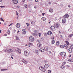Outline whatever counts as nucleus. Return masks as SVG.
Segmentation results:
<instances>
[{"label":"nucleus","mask_w":73,"mask_h":73,"mask_svg":"<svg viewBox=\"0 0 73 73\" xmlns=\"http://www.w3.org/2000/svg\"><path fill=\"white\" fill-rule=\"evenodd\" d=\"M69 46L71 48H69L68 50V51L69 53H72L73 52V50L72 49H73V46L71 45H69Z\"/></svg>","instance_id":"1"},{"label":"nucleus","mask_w":73,"mask_h":73,"mask_svg":"<svg viewBox=\"0 0 73 73\" xmlns=\"http://www.w3.org/2000/svg\"><path fill=\"white\" fill-rule=\"evenodd\" d=\"M29 40L31 42H33L35 41V38L33 36H30L29 37Z\"/></svg>","instance_id":"2"},{"label":"nucleus","mask_w":73,"mask_h":73,"mask_svg":"<svg viewBox=\"0 0 73 73\" xmlns=\"http://www.w3.org/2000/svg\"><path fill=\"white\" fill-rule=\"evenodd\" d=\"M54 27L56 28H59L60 27V24L58 23H55L54 25Z\"/></svg>","instance_id":"3"},{"label":"nucleus","mask_w":73,"mask_h":73,"mask_svg":"<svg viewBox=\"0 0 73 73\" xmlns=\"http://www.w3.org/2000/svg\"><path fill=\"white\" fill-rule=\"evenodd\" d=\"M39 69L41 70H42V72H45L46 71V69L44 68H43V67H42L41 66H40L39 67Z\"/></svg>","instance_id":"4"},{"label":"nucleus","mask_w":73,"mask_h":73,"mask_svg":"<svg viewBox=\"0 0 73 73\" xmlns=\"http://www.w3.org/2000/svg\"><path fill=\"white\" fill-rule=\"evenodd\" d=\"M15 51L17 52V53H21V50L20 48H17L15 49Z\"/></svg>","instance_id":"5"},{"label":"nucleus","mask_w":73,"mask_h":73,"mask_svg":"<svg viewBox=\"0 0 73 73\" xmlns=\"http://www.w3.org/2000/svg\"><path fill=\"white\" fill-rule=\"evenodd\" d=\"M60 54L61 56L64 57L66 56V53L65 52H62L60 53Z\"/></svg>","instance_id":"6"},{"label":"nucleus","mask_w":73,"mask_h":73,"mask_svg":"<svg viewBox=\"0 0 73 73\" xmlns=\"http://www.w3.org/2000/svg\"><path fill=\"white\" fill-rule=\"evenodd\" d=\"M24 53H25V55L27 56H28V54H29V53L28 52V51H27V50H25L24 51Z\"/></svg>","instance_id":"7"},{"label":"nucleus","mask_w":73,"mask_h":73,"mask_svg":"<svg viewBox=\"0 0 73 73\" xmlns=\"http://www.w3.org/2000/svg\"><path fill=\"white\" fill-rule=\"evenodd\" d=\"M37 46L38 47H39L40 48H41V46H42V44L41 43H38L37 44Z\"/></svg>","instance_id":"8"},{"label":"nucleus","mask_w":73,"mask_h":73,"mask_svg":"<svg viewBox=\"0 0 73 73\" xmlns=\"http://www.w3.org/2000/svg\"><path fill=\"white\" fill-rule=\"evenodd\" d=\"M13 2V3H14V4H17L18 3V1H17V0H12Z\"/></svg>","instance_id":"9"},{"label":"nucleus","mask_w":73,"mask_h":73,"mask_svg":"<svg viewBox=\"0 0 73 73\" xmlns=\"http://www.w3.org/2000/svg\"><path fill=\"white\" fill-rule=\"evenodd\" d=\"M27 31L25 29H23L22 31V33L24 34H26Z\"/></svg>","instance_id":"10"},{"label":"nucleus","mask_w":73,"mask_h":73,"mask_svg":"<svg viewBox=\"0 0 73 73\" xmlns=\"http://www.w3.org/2000/svg\"><path fill=\"white\" fill-rule=\"evenodd\" d=\"M21 25L20 23H17L16 25V27L18 28H19L20 27Z\"/></svg>","instance_id":"11"},{"label":"nucleus","mask_w":73,"mask_h":73,"mask_svg":"<svg viewBox=\"0 0 73 73\" xmlns=\"http://www.w3.org/2000/svg\"><path fill=\"white\" fill-rule=\"evenodd\" d=\"M22 62L24 63H25V64H28V62L24 59H22Z\"/></svg>","instance_id":"12"},{"label":"nucleus","mask_w":73,"mask_h":73,"mask_svg":"<svg viewBox=\"0 0 73 73\" xmlns=\"http://www.w3.org/2000/svg\"><path fill=\"white\" fill-rule=\"evenodd\" d=\"M12 52H13V49H9L8 50V53H12Z\"/></svg>","instance_id":"13"},{"label":"nucleus","mask_w":73,"mask_h":73,"mask_svg":"<svg viewBox=\"0 0 73 73\" xmlns=\"http://www.w3.org/2000/svg\"><path fill=\"white\" fill-rule=\"evenodd\" d=\"M62 23L63 24H65V23H66V19L64 18L63 19L62 21Z\"/></svg>","instance_id":"14"},{"label":"nucleus","mask_w":73,"mask_h":73,"mask_svg":"<svg viewBox=\"0 0 73 73\" xmlns=\"http://www.w3.org/2000/svg\"><path fill=\"white\" fill-rule=\"evenodd\" d=\"M55 27L54 26H51L50 28V29H51V30L52 31H54V29H55Z\"/></svg>","instance_id":"15"},{"label":"nucleus","mask_w":73,"mask_h":73,"mask_svg":"<svg viewBox=\"0 0 73 73\" xmlns=\"http://www.w3.org/2000/svg\"><path fill=\"white\" fill-rule=\"evenodd\" d=\"M69 15L68 14H66L64 16V17H65V18H68L69 17Z\"/></svg>","instance_id":"16"},{"label":"nucleus","mask_w":73,"mask_h":73,"mask_svg":"<svg viewBox=\"0 0 73 73\" xmlns=\"http://www.w3.org/2000/svg\"><path fill=\"white\" fill-rule=\"evenodd\" d=\"M44 68H46V69H47V68H48V67H49V65L47 64H46L44 66Z\"/></svg>","instance_id":"17"},{"label":"nucleus","mask_w":73,"mask_h":73,"mask_svg":"<svg viewBox=\"0 0 73 73\" xmlns=\"http://www.w3.org/2000/svg\"><path fill=\"white\" fill-rule=\"evenodd\" d=\"M31 24L32 25H35V22L33 21H32L31 22Z\"/></svg>","instance_id":"18"},{"label":"nucleus","mask_w":73,"mask_h":73,"mask_svg":"<svg viewBox=\"0 0 73 73\" xmlns=\"http://www.w3.org/2000/svg\"><path fill=\"white\" fill-rule=\"evenodd\" d=\"M39 50L40 51V52H44V51H45L44 49L42 48H40Z\"/></svg>","instance_id":"19"},{"label":"nucleus","mask_w":73,"mask_h":73,"mask_svg":"<svg viewBox=\"0 0 73 73\" xmlns=\"http://www.w3.org/2000/svg\"><path fill=\"white\" fill-rule=\"evenodd\" d=\"M49 12L51 13H52L53 12V9L51 8L50 9H49Z\"/></svg>","instance_id":"20"},{"label":"nucleus","mask_w":73,"mask_h":73,"mask_svg":"<svg viewBox=\"0 0 73 73\" xmlns=\"http://www.w3.org/2000/svg\"><path fill=\"white\" fill-rule=\"evenodd\" d=\"M42 20H43V21H45V20H46V19L44 17H42Z\"/></svg>","instance_id":"21"},{"label":"nucleus","mask_w":73,"mask_h":73,"mask_svg":"<svg viewBox=\"0 0 73 73\" xmlns=\"http://www.w3.org/2000/svg\"><path fill=\"white\" fill-rule=\"evenodd\" d=\"M52 33L50 31H48L47 33V34L48 35H51Z\"/></svg>","instance_id":"22"},{"label":"nucleus","mask_w":73,"mask_h":73,"mask_svg":"<svg viewBox=\"0 0 73 73\" xmlns=\"http://www.w3.org/2000/svg\"><path fill=\"white\" fill-rule=\"evenodd\" d=\"M44 49L46 51H48V47H45Z\"/></svg>","instance_id":"23"},{"label":"nucleus","mask_w":73,"mask_h":73,"mask_svg":"<svg viewBox=\"0 0 73 73\" xmlns=\"http://www.w3.org/2000/svg\"><path fill=\"white\" fill-rule=\"evenodd\" d=\"M60 68L63 69H65V66L63 65H62L60 66Z\"/></svg>","instance_id":"24"},{"label":"nucleus","mask_w":73,"mask_h":73,"mask_svg":"<svg viewBox=\"0 0 73 73\" xmlns=\"http://www.w3.org/2000/svg\"><path fill=\"white\" fill-rule=\"evenodd\" d=\"M64 47L66 49H68V45L66 44H65L64 45Z\"/></svg>","instance_id":"25"},{"label":"nucleus","mask_w":73,"mask_h":73,"mask_svg":"<svg viewBox=\"0 0 73 73\" xmlns=\"http://www.w3.org/2000/svg\"><path fill=\"white\" fill-rule=\"evenodd\" d=\"M35 52L37 54H38L39 53V51L38 50H35Z\"/></svg>","instance_id":"26"},{"label":"nucleus","mask_w":73,"mask_h":73,"mask_svg":"<svg viewBox=\"0 0 73 73\" xmlns=\"http://www.w3.org/2000/svg\"><path fill=\"white\" fill-rule=\"evenodd\" d=\"M55 42V41L54 40H52L51 43L52 44H54V43Z\"/></svg>","instance_id":"27"},{"label":"nucleus","mask_w":73,"mask_h":73,"mask_svg":"<svg viewBox=\"0 0 73 73\" xmlns=\"http://www.w3.org/2000/svg\"><path fill=\"white\" fill-rule=\"evenodd\" d=\"M66 43L67 44V45H69V42L68 41H65Z\"/></svg>","instance_id":"28"},{"label":"nucleus","mask_w":73,"mask_h":73,"mask_svg":"<svg viewBox=\"0 0 73 73\" xmlns=\"http://www.w3.org/2000/svg\"><path fill=\"white\" fill-rule=\"evenodd\" d=\"M8 70V69L6 68V69H1V71H4L5 70Z\"/></svg>","instance_id":"29"},{"label":"nucleus","mask_w":73,"mask_h":73,"mask_svg":"<svg viewBox=\"0 0 73 73\" xmlns=\"http://www.w3.org/2000/svg\"><path fill=\"white\" fill-rule=\"evenodd\" d=\"M33 35L34 36H37V33H33Z\"/></svg>","instance_id":"30"},{"label":"nucleus","mask_w":73,"mask_h":73,"mask_svg":"<svg viewBox=\"0 0 73 73\" xmlns=\"http://www.w3.org/2000/svg\"><path fill=\"white\" fill-rule=\"evenodd\" d=\"M59 41H57L56 42V45H59Z\"/></svg>","instance_id":"31"},{"label":"nucleus","mask_w":73,"mask_h":73,"mask_svg":"<svg viewBox=\"0 0 73 73\" xmlns=\"http://www.w3.org/2000/svg\"><path fill=\"white\" fill-rule=\"evenodd\" d=\"M60 48H64V45H61L60 46Z\"/></svg>","instance_id":"32"},{"label":"nucleus","mask_w":73,"mask_h":73,"mask_svg":"<svg viewBox=\"0 0 73 73\" xmlns=\"http://www.w3.org/2000/svg\"><path fill=\"white\" fill-rule=\"evenodd\" d=\"M73 36V34H71L69 36H68V37H72Z\"/></svg>","instance_id":"33"},{"label":"nucleus","mask_w":73,"mask_h":73,"mask_svg":"<svg viewBox=\"0 0 73 73\" xmlns=\"http://www.w3.org/2000/svg\"><path fill=\"white\" fill-rule=\"evenodd\" d=\"M5 52H7L8 53V50L6 49L4 50Z\"/></svg>","instance_id":"34"},{"label":"nucleus","mask_w":73,"mask_h":73,"mask_svg":"<svg viewBox=\"0 0 73 73\" xmlns=\"http://www.w3.org/2000/svg\"><path fill=\"white\" fill-rule=\"evenodd\" d=\"M16 40H19V37H18V36H16Z\"/></svg>","instance_id":"35"},{"label":"nucleus","mask_w":73,"mask_h":73,"mask_svg":"<svg viewBox=\"0 0 73 73\" xmlns=\"http://www.w3.org/2000/svg\"><path fill=\"white\" fill-rule=\"evenodd\" d=\"M68 61L69 62H72V61L71 60V59H69L68 60Z\"/></svg>","instance_id":"36"},{"label":"nucleus","mask_w":73,"mask_h":73,"mask_svg":"<svg viewBox=\"0 0 73 73\" xmlns=\"http://www.w3.org/2000/svg\"><path fill=\"white\" fill-rule=\"evenodd\" d=\"M0 19L1 21H3V22L4 21L3 20V18H1Z\"/></svg>","instance_id":"37"},{"label":"nucleus","mask_w":73,"mask_h":73,"mask_svg":"<svg viewBox=\"0 0 73 73\" xmlns=\"http://www.w3.org/2000/svg\"><path fill=\"white\" fill-rule=\"evenodd\" d=\"M66 64V62H64L63 63H62V64L63 65H65V64Z\"/></svg>","instance_id":"38"},{"label":"nucleus","mask_w":73,"mask_h":73,"mask_svg":"<svg viewBox=\"0 0 73 73\" xmlns=\"http://www.w3.org/2000/svg\"><path fill=\"white\" fill-rule=\"evenodd\" d=\"M24 7L26 8H27V5H24Z\"/></svg>","instance_id":"39"},{"label":"nucleus","mask_w":73,"mask_h":73,"mask_svg":"<svg viewBox=\"0 0 73 73\" xmlns=\"http://www.w3.org/2000/svg\"><path fill=\"white\" fill-rule=\"evenodd\" d=\"M7 34H8V35H10V32L9 31L7 33Z\"/></svg>","instance_id":"40"},{"label":"nucleus","mask_w":73,"mask_h":73,"mask_svg":"<svg viewBox=\"0 0 73 73\" xmlns=\"http://www.w3.org/2000/svg\"><path fill=\"white\" fill-rule=\"evenodd\" d=\"M48 73H51V71H50V70H48Z\"/></svg>","instance_id":"41"},{"label":"nucleus","mask_w":73,"mask_h":73,"mask_svg":"<svg viewBox=\"0 0 73 73\" xmlns=\"http://www.w3.org/2000/svg\"><path fill=\"white\" fill-rule=\"evenodd\" d=\"M41 33H38V36L39 37H40L41 36Z\"/></svg>","instance_id":"42"},{"label":"nucleus","mask_w":73,"mask_h":73,"mask_svg":"<svg viewBox=\"0 0 73 73\" xmlns=\"http://www.w3.org/2000/svg\"><path fill=\"white\" fill-rule=\"evenodd\" d=\"M37 41L38 42H41V40H37Z\"/></svg>","instance_id":"43"},{"label":"nucleus","mask_w":73,"mask_h":73,"mask_svg":"<svg viewBox=\"0 0 73 73\" xmlns=\"http://www.w3.org/2000/svg\"><path fill=\"white\" fill-rule=\"evenodd\" d=\"M0 7L1 8H5V6H0Z\"/></svg>","instance_id":"44"},{"label":"nucleus","mask_w":73,"mask_h":73,"mask_svg":"<svg viewBox=\"0 0 73 73\" xmlns=\"http://www.w3.org/2000/svg\"><path fill=\"white\" fill-rule=\"evenodd\" d=\"M45 13H42V16H44V15H45Z\"/></svg>","instance_id":"45"},{"label":"nucleus","mask_w":73,"mask_h":73,"mask_svg":"<svg viewBox=\"0 0 73 73\" xmlns=\"http://www.w3.org/2000/svg\"><path fill=\"white\" fill-rule=\"evenodd\" d=\"M26 24L27 25V26L28 27V26H29V24H28L27 23H26Z\"/></svg>","instance_id":"46"},{"label":"nucleus","mask_w":73,"mask_h":73,"mask_svg":"<svg viewBox=\"0 0 73 73\" xmlns=\"http://www.w3.org/2000/svg\"><path fill=\"white\" fill-rule=\"evenodd\" d=\"M16 15H19V13H17V11H16Z\"/></svg>","instance_id":"47"},{"label":"nucleus","mask_w":73,"mask_h":73,"mask_svg":"<svg viewBox=\"0 0 73 73\" xmlns=\"http://www.w3.org/2000/svg\"><path fill=\"white\" fill-rule=\"evenodd\" d=\"M68 7H69V8H70V5H68Z\"/></svg>","instance_id":"48"},{"label":"nucleus","mask_w":73,"mask_h":73,"mask_svg":"<svg viewBox=\"0 0 73 73\" xmlns=\"http://www.w3.org/2000/svg\"><path fill=\"white\" fill-rule=\"evenodd\" d=\"M20 33V31H18V32H17V34H19V33Z\"/></svg>","instance_id":"49"},{"label":"nucleus","mask_w":73,"mask_h":73,"mask_svg":"<svg viewBox=\"0 0 73 73\" xmlns=\"http://www.w3.org/2000/svg\"><path fill=\"white\" fill-rule=\"evenodd\" d=\"M35 2H38V0H35Z\"/></svg>","instance_id":"50"},{"label":"nucleus","mask_w":73,"mask_h":73,"mask_svg":"<svg viewBox=\"0 0 73 73\" xmlns=\"http://www.w3.org/2000/svg\"><path fill=\"white\" fill-rule=\"evenodd\" d=\"M26 0H23V2H25V1Z\"/></svg>","instance_id":"51"},{"label":"nucleus","mask_w":73,"mask_h":73,"mask_svg":"<svg viewBox=\"0 0 73 73\" xmlns=\"http://www.w3.org/2000/svg\"><path fill=\"white\" fill-rule=\"evenodd\" d=\"M49 22H48V23H49V24H50V22H51V21H49Z\"/></svg>","instance_id":"52"},{"label":"nucleus","mask_w":73,"mask_h":73,"mask_svg":"<svg viewBox=\"0 0 73 73\" xmlns=\"http://www.w3.org/2000/svg\"><path fill=\"white\" fill-rule=\"evenodd\" d=\"M7 36V34H4V36Z\"/></svg>","instance_id":"53"},{"label":"nucleus","mask_w":73,"mask_h":73,"mask_svg":"<svg viewBox=\"0 0 73 73\" xmlns=\"http://www.w3.org/2000/svg\"><path fill=\"white\" fill-rule=\"evenodd\" d=\"M34 8L36 9V8H37V7L36 6H35L34 7Z\"/></svg>","instance_id":"54"},{"label":"nucleus","mask_w":73,"mask_h":73,"mask_svg":"<svg viewBox=\"0 0 73 73\" xmlns=\"http://www.w3.org/2000/svg\"><path fill=\"white\" fill-rule=\"evenodd\" d=\"M12 24H10V25H9V27H10L11 25H12Z\"/></svg>","instance_id":"55"},{"label":"nucleus","mask_w":73,"mask_h":73,"mask_svg":"<svg viewBox=\"0 0 73 73\" xmlns=\"http://www.w3.org/2000/svg\"><path fill=\"white\" fill-rule=\"evenodd\" d=\"M72 62H73V58H72Z\"/></svg>","instance_id":"56"},{"label":"nucleus","mask_w":73,"mask_h":73,"mask_svg":"<svg viewBox=\"0 0 73 73\" xmlns=\"http://www.w3.org/2000/svg\"><path fill=\"white\" fill-rule=\"evenodd\" d=\"M49 53L50 54V53H51V51H49Z\"/></svg>","instance_id":"57"},{"label":"nucleus","mask_w":73,"mask_h":73,"mask_svg":"<svg viewBox=\"0 0 73 73\" xmlns=\"http://www.w3.org/2000/svg\"><path fill=\"white\" fill-rule=\"evenodd\" d=\"M40 12L41 13H42V10H40Z\"/></svg>","instance_id":"58"},{"label":"nucleus","mask_w":73,"mask_h":73,"mask_svg":"<svg viewBox=\"0 0 73 73\" xmlns=\"http://www.w3.org/2000/svg\"><path fill=\"white\" fill-rule=\"evenodd\" d=\"M51 4V2H49V4Z\"/></svg>","instance_id":"59"},{"label":"nucleus","mask_w":73,"mask_h":73,"mask_svg":"<svg viewBox=\"0 0 73 73\" xmlns=\"http://www.w3.org/2000/svg\"><path fill=\"white\" fill-rule=\"evenodd\" d=\"M68 66V67H70V66H68V65H67V66Z\"/></svg>","instance_id":"60"},{"label":"nucleus","mask_w":73,"mask_h":73,"mask_svg":"<svg viewBox=\"0 0 73 73\" xmlns=\"http://www.w3.org/2000/svg\"><path fill=\"white\" fill-rule=\"evenodd\" d=\"M11 58H12L13 59V57L12 56H11Z\"/></svg>","instance_id":"61"},{"label":"nucleus","mask_w":73,"mask_h":73,"mask_svg":"<svg viewBox=\"0 0 73 73\" xmlns=\"http://www.w3.org/2000/svg\"><path fill=\"white\" fill-rule=\"evenodd\" d=\"M1 30H0V33H1Z\"/></svg>","instance_id":"62"},{"label":"nucleus","mask_w":73,"mask_h":73,"mask_svg":"<svg viewBox=\"0 0 73 73\" xmlns=\"http://www.w3.org/2000/svg\"><path fill=\"white\" fill-rule=\"evenodd\" d=\"M2 1V0H0V2H1Z\"/></svg>","instance_id":"63"},{"label":"nucleus","mask_w":73,"mask_h":73,"mask_svg":"<svg viewBox=\"0 0 73 73\" xmlns=\"http://www.w3.org/2000/svg\"><path fill=\"white\" fill-rule=\"evenodd\" d=\"M69 57H71V55H70L69 56Z\"/></svg>","instance_id":"64"}]
</instances>
